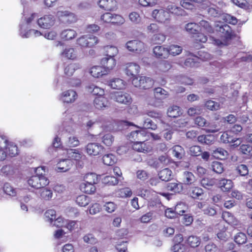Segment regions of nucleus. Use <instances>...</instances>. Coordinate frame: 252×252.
<instances>
[{
	"label": "nucleus",
	"instance_id": "nucleus-39",
	"mask_svg": "<svg viewBox=\"0 0 252 252\" xmlns=\"http://www.w3.org/2000/svg\"><path fill=\"white\" fill-rule=\"evenodd\" d=\"M197 140L201 144L211 145L214 141V137L211 135H201L197 136Z\"/></svg>",
	"mask_w": 252,
	"mask_h": 252
},
{
	"label": "nucleus",
	"instance_id": "nucleus-58",
	"mask_svg": "<svg viewBox=\"0 0 252 252\" xmlns=\"http://www.w3.org/2000/svg\"><path fill=\"white\" fill-rule=\"evenodd\" d=\"M118 195L122 198L130 197L132 195V192L131 189L128 187L120 189L118 191Z\"/></svg>",
	"mask_w": 252,
	"mask_h": 252
},
{
	"label": "nucleus",
	"instance_id": "nucleus-31",
	"mask_svg": "<svg viewBox=\"0 0 252 252\" xmlns=\"http://www.w3.org/2000/svg\"><path fill=\"white\" fill-rule=\"evenodd\" d=\"M172 171L168 168H165L160 170L158 174L159 178L163 181L167 182L172 178Z\"/></svg>",
	"mask_w": 252,
	"mask_h": 252
},
{
	"label": "nucleus",
	"instance_id": "nucleus-63",
	"mask_svg": "<svg viewBox=\"0 0 252 252\" xmlns=\"http://www.w3.org/2000/svg\"><path fill=\"white\" fill-rule=\"evenodd\" d=\"M125 22L124 18L119 14H113L111 24L113 25H120Z\"/></svg>",
	"mask_w": 252,
	"mask_h": 252
},
{
	"label": "nucleus",
	"instance_id": "nucleus-26",
	"mask_svg": "<svg viewBox=\"0 0 252 252\" xmlns=\"http://www.w3.org/2000/svg\"><path fill=\"white\" fill-rule=\"evenodd\" d=\"M233 182L231 180L221 179L219 181V186L224 192L229 191L233 187Z\"/></svg>",
	"mask_w": 252,
	"mask_h": 252
},
{
	"label": "nucleus",
	"instance_id": "nucleus-29",
	"mask_svg": "<svg viewBox=\"0 0 252 252\" xmlns=\"http://www.w3.org/2000/svg\"><path fill=\"white\" fill-rule=\"evenodd\" d=\"M217 31L220 32L221 33V36L225 38H229L232 36V31L229 26L227 24H224L219 27Z\"/></svg>",
	"mask_w": 252,
	"mask_h": 252
},
{
	"label": "nucleus",
	"instance_id": "nucleus-22",
	"mask_svg": "<svg viewBox=\"0 0 252 252\" xmlns=\"http://www.w3.org/2000/svg\"><path fill=\"white\" fill-rule=\"evenodd\" d=\"M91 74L94 78H99L108 73V71L102 66H94L90 69Z\"/></svg>",
	"mask_w": 252,
	"mask_h": 252
},
{
	"label": "nucleus",
	"instance_id": "nucleus-55",
	"mask_svg": "<svg viewBox=\"0 0 252 252\" xmlns=\"http://www.w3.org/2000/svg\"><path fill=\"white\" fill-rule=\"evenodd\" d=\"M79 68L77 64L75 63H70L65 67L64 73L68 76H71L73 75L75 70Z\"/></svg>",
	"mask_w": 252,
	"mask_h": 252
},
{
	"label": "nucleus",
	"instance_id": "nucleus-51",
	"mask_svg": "<svg viewBox=\"0 0 252 252\" xmlns=\"http://www.w3.org/2000/svg\"><path fill=\"white\" fill-rule=\"evenodd\" d=\"M167 11L170 13L176 15H182L183 9L179 7H177L173 4L168 5L166 8Z\"/></svg>",
	"mask_w": 252,
	"mask_h": 252
},
{
	"label": "nucleus",
	"instance_id": "nucleus-64",
	"mask_svg": "<svg viewBox=\"0 0 252 252\" xmlns=\"http://www.w3.org/2000/svg\"><path fill=\"white\" fill-rule=\"evenodd\" d=\"M205 105L206 107L211 110H216L219 109L220 104L214 101L209 100L206 102Z\"/></svg>",
	"mask_w": 252,
	"mask_h": 252
},
{
	"label": "nucleus",
	"instance_id": "nucleus-27",
	"mask_svg": "<svg viewBox=\"0 0 252 252\" xmlns=\"http://www.w3.org/2000/svg\"><path fill=\"white\" fill-rule=\"evenodd\" d=\"M60 35L62 39L67 41L75 38L77 33L74 30L68 29L63 31Z\"/></svg>",
	"mask_w": 252,
	"mask_h": 252
},
{
	"label": "nucleus",
	"instance_id": "nucleus-10",
	"mask_svg": "<svg viewBox=\"0 0 252 252\" xmlns=\"http://www.w3.org/2000/svg\"><path fill=\"white\" fill-rule=\"evenodd\" d=\"M113 98L116 102L127 105L130 104L132 100L130 94L124 92H115Z\"/></svg>",
	"mask_w": 252,
	"mask_h": 252
},
{
	"label": "nucleus",
	"instance_id": "nucleus-36",
	"mask_svg": "<svg viewBox=\"0 0 252 252\" xmlns=\"http://www.w3.org/2000/svg\"><path fill=\"white\" fill-rule=\"evenodd\" d=\"M169 94L164 89L158 87L154 89V95L156 99L162 100L168 97Z\"/></svg>",
	"mask_w": 252,
	"mask_h": 252
},
{
	"label": "nucleus",
	"instance_id": "nucleus-18",
	"mask_svg": "<svg viewBox=\"0 0 252 252\" xmlns=\"http://www.w3.org/2000/svg\"><path fill=\"white\" fill-rule=\"evenodd\" d=\"M153 53L157 58L166 59L169 56V51L167 48L162 46H156L153 48Z\"/></svg>",
	"mask_w": 252,
	"mask_h": 252
},
{
	"label": "nucleus",
	"instance_id": "nucleus-24",
	"mask_svg": "<svg viewBox=\"0 0 252 252\" xmlns=\"http://www.w3.org/2000/svg\"><path fill=\"white\" fill-rule=\"evenodd\" d=\"M196 181V179L192 173L189 171H185L184 172L183 184L188 186L195 185L194 183Z\"/></svg>",
	"mask_w": 252,
	"mask_h": 252
},
{
	"label": "nucleus",
	"instance_id": "nucleus-61",
	"mask_svg": "<svg viewBox=\"0 0 252 252\" xmlns=\"http://www.w3.org/2000/svg\"><path fill=\"white\" fill-rule=\"evenodd\" d=\"M143 128L155 130L157 128V125L152 120L147 118L145 120L143 123Z\"/></svg>",
	"mask_w": 252,
	"mask_h": 252
},
{
	"label": "nucleus",
	"instance_id": "nucleus-9",
	"mask_svg": "<svg viewBox=\"0 0 252 252\" xmlns=\"http://www.w3.org/2000/svg\"><path fill=\"white\" fill-rule=\"evenodd\" d=\"M131 148L135 151L143 153H147L152 150V147L145 140L131 142Z\"/></svg>",
	"mask_w": 252,
	"mask_h": 252
},
{
	"label": "nucleus",
	"instance_id": "nucleus-42",
	"mask_svg": "<svg viewBox=\"0 0 252 252\" xmlns=\"http://www.w3.org/2000/svg\"><path fill=\"white\" fill-rule=\"evenodd\" d=\"M90 202V198L84 194L78 196L76 199V203L81 207L87 206Z\"/></svg>",
	"mask_w": 252,
	"mask_h": 252
},
{
	"label": "nucleus",
	"instance_id": "nucleus-25",
	"mask_svg": "<svg viewBox=\"0 0 252 252\" xmlns=\"http://www.w3.org/2000/svg\"><path fill=\"white\" fill-rule=\"evenodd\" d=\"M183 112L181 108L177 105L169 107L167 110V114L168 117L176 118L182 115Z\"/></svg>",
	"mask_w": 252,
	"mask_h": 252
},
{
	"label": "nucleus",
	"instance_id": "nucleus-53",
	"mask_svg": "<svg viewBox=\"0 0 252 252\" xmlns=\"http://www.w3.org/2000/svg\"><path fill=\"white\" fill-rule=\"evenodd\" d=\"M247 237L246 235L242 232H239L234 237V241L238 245H242L247 242Z\"/></svg>",
	"mask_w": 252,
	"mask_h": 252
},
{
	"label": "nucleus",
	"instance_id": "nucleus-12",
	"mask_svg": "<svg viewBox=\"0 0 252 252\" xmlns=\"http://www.w3.org/2000/svg\"><path fill=\"white\" fill-rule=\"evenodd\" d=\"M232 134L230 130L224 131L220 136V140L224 143H234L233 146L237 147L240 145L241 141L234 137Z\"/></svg>",
	"mask_w": 252,
	"mask_h": 252
},
{
	"label": "nucleus",
	"instance_id": "nucleus-17",
	"mask_svg": "<svg viewBox=\"0 0 252 252\" xmlns=\"http://www.w3.org/2000/svg\"><path fill=\"white\" fill-rule=\"evenodd\" d=\"M72 165L71 160L69 159H62L57 163L56 171L58 172H65L68 171Z\"/></svg>",
	"mask_w": 252,
	"mask_h": 252
},
{
	"label": "nucleus",
	"instance_id": "nucleus-49",
	"mask_svg": "<svg viewBox=\"0 0 252 252\" xmlns=\"http://www.w3.org/2000/svg\"><path fill=\"white\" fill-rule=\"evenodd\" d=\"M235 173L241 176H245L249 174V169L245 164H238L235 167Z\"/></svg>",
	"mask_w": 252,
	"mask_h": 252
},
{
	"label": "nucleus",
	"instance_id": "nucleus-48",
	"mask_svg": "<svg viewBox=\"0 0 252 252\" xmlns=\"http://www.w3.org/2000/svg\"><path fill=\"white\" fill-rule=\"evenodd\" d=\"M89 91L92 93V94L96 96H99L100 95L105 94V91L104 89L95 86L94 85H91L88 87Z\"/></svg>",
	"mask_w": 252,
	"mask_h": 252
},
{
	"label": "nucleus",
	"instance_id": "nucleus-60",
	"mask_svg": "<svg viewBox=\"0 0 252 252\" xmlns=\"http://www.w3.org/2000/svg\"><path fill=\"white\" fill-rule=\"evenodd\" d=\"M106 57L114 58L118 53V49L115 46H107L106 48Z\"/></svg>",
	"mask_w": 252,
	"mask_h": 252
},
{
	"label": "nucleus",
	"instance_id": "nucleus-59",
	"mask_svg": "<svg viewBox=\"0 0 252 252\" xmlns=\"http://www.w3.org/2000/svg\"><path fill=\"white\" fill-rule=\"evenodd\" d=\"M3 190L5 194L10 196H13L16 194L15 189L8 183H6L4 184Z\"/></svg>",
	"mask_w": 252,
	"mask_h": 252
},
{
	"label": "nucleus",
	"instance_id": "nucleus-30",
	"mask_svg": "<svg viewBox=\"0 0 252 252\" xmlns=\"http://www.w3.org/2000/svg\"><path fill=\"white\" fill-rule=\"evenodd\" d=\"M199 58L193 55H190L185 61L184 65L188 67L197 66Z\"/></svg>",
	"mask_w": 252,
	"mask_h": 252
},
{
	"label": "nucleus",
	"instance_id": "nucleus-6",
	"mask_svg": "<svg viewBox=\"0 0 252 252\" xmlns=\"http://www.w3.org/2000/svg\"><path fill=\"white\" fill-rule=\"evenodd\" d=\"M56 19L52 15H45L43 17L38 19L37 23L41 28L49 29L55 24Z\"/></svg>",
	"mask_w": 252,
	"mask_h": 252
},
{
	"label": "nucleus",
	"instance_id": "nucleus-14",
	"mask_svg": "<svg viewBox=\"0 0 252 252\" xmlns=\"http://www.w3.org/2000/svg\"><path fill=\"white\" fill-rule=\"evenodd\" d=\"M94 104L95 108L99 110H103L110 106V102L104 94L96 96L94 100Z\"/></svg>",
	"mask_w": 252,
	"mask_h": 252
},
{
	"label": "nucleus",
	"instance_id": "nucleus-4",
	"mask_svg": "<svg viewBox=\"0 0 252 252\" xmlns=\"http://www.w3.org/2000/svg\"><path fill=\"white\" fill-rule=\"evenodd\" d=\"M132 84L135 87L146 90L153 87L154 81L150 77L140 76L133 79Z\"/></svg>",
	"mask_w": 252,
	"mask_h": 252
},
{
	"label": "nucleus",
	"instance_id": "nucleus-16",
	"mask_svg": "<svg viewBox=\"0 0 252 252\" xmlns=\"http://www.w3.org/2000/svg\"><path fill=\"white\" fill-rule=\"evenodd\" d=\"M98 5L101 9L105 11H115L118 8L116 0H99Z\"/></svg>",
	"mask_w": 252,
	"mask_h": 252
},
{
	"label": "nucleus",
	"instance_id": "nucleus-21",
	"mask_svg": "<svg viewBox=\"0 0 252 252\" xmlns=\"http://www.w3.org/2000/svg\"><path fill=\"white\" fill-rule=\"evenodd\" d=\"M166 187L168 191L179 193L183 190V184L179 181L170 182L166 184Z\"/></svg>",
	"mask_w": 252,
	"mask_h": 252
},
{
	"label": "nucleus",
	"instance_id": "nucleus-11",
	"mask_svg": "<svg viewBox=\"0 0 252 252\" xmlns=\"http://www.w3.org/2000/svg\"><path fill=\"white\" fill-rule=\"evenodd\" d=\"M152 15L155 19L160 23H165L170 20V14L167 10L155 9L153 11Z\"/></svg>",
	"mask_w": 252,
	"mask_h": 252
},
{
	"label": "nucleus",
	"instance_id": "nucleus-50",
	"mask_svg": "<svg viewBox=\"0 0 252 252\" xmlns=\"http://www.w3.org/2000/svg\"><path fill=\"white\" fill-rule=\"evenodd\" d=\"M40 192V196L44 200H49L53 196V192L51 189L47 188H42Z\"/></svg>",
	"mask_w": 252,
	"mask_h": 252
},
{
	"label": "nucleus",
	"instance_id": "nucleus-46",
	"mask_svg": "<svg viewBox=\"0 0 252 252\" xmlns=\"http://www.w3.org/2000/svg\"><path fill=\"white\" fill-rule=\"evenodd\" d=\"M199 26L200 30L208 33H213L214 29L210 24L207 21L201 20L199 23Z\"/></svg>",
	"mask_w": 252,
	"mask_h": 252
},
{
	"label": "nucleus",
	"instance_id": "nucleus-1",
	"mask_svg": "<svg viewBox=\"0 0 252 252\" xmlns=\"http://www.w3.org/2000/svg\"><path fill=\"white\" fill-rule=\"evenodd\" d=\"M42 168H36L35 172V175L31 176L28 180L29 185L35 189L43 188L49 183L48 179L44 176V171L40 172Z\"/></svg>",
	"mask_w": 252,
	"mask_h": 252
},
{
	"label": "nucleus",
	"instance_id": "nucleus-37",
	"mask_svg": "<svg viewBox=\"0 0 252 252\" xmlns=\"http://www.w3.org/2000/svg\"><path fill=\"white\" fill-rule=\"evenodd\" d=\"M101 139L102 143L107 147L111 146L115 140L114 136L110 133L104 134Z\"/></svg>",
	"mask_w": 252,
	"mask_h": 252
},
{
	"label": "nucleus",
	"instance_id": "nucleus-8",
	"mask_svg": "<svg viewBox=\"0 0 252 252\" xmlns=\"http://www.w3.org/2000/svg\"><path fill=\"white\" fill-rule=\"evenodd\" d=\"M0 139L2 141V144L6 148V153L9 157H14L18 154L17 146L12 142H9L6 136H1Z\"/></svg>",
	"mask_w": 252,
	"mask_h": 252
},
{
	"label": "nucleus",
	"instance_id": "nucleus-19",
	"mask_svg": "<svg viewBox=\"0 0 252 252\" xmlns=\"http://www.w3.org/2000/svg\"><path fill=\"white\" fill-rule=\"evenodd\" d=\"M188 194L194 199H199L204 194V190L198 186H192L189 188L188 190Z\"/></svg>",
	"mask_w": 252,
	"mask_h": 252
},
{
	"label": "nucleus",
	"instance_id": "nucleus-62",
	"mask_svg": "<svg viewBox=\"0 0 252 252\" xmlns=\"http://www.w3.org/2000/svg\"><path fill=\"white\" fill-rule=\"evenodd\" d=\"M201 149L199 146H192L189 149V153L190 155L193 157H197L201 154Z\"/></svg>",
	"mask_w": 252,
	"mask_h": 252
},
{
	"label": "nucleus",
	"instance_id": "nucleus-20",
	"mask_svg": "<svg viewBox=\"0 0 252 252\" xmlns=\"http://www.w3.org/2000/svg\"><path fill=\"white\" fill-rule=\"evenodd\" d=\"M76 92L72 90H68L62 94V97L64 102L71 103L73 102L77 98Z\"/></svg>",
	"mask_w": 252,
	"mask_h": 252
},
{
	"label": "nucleus",
	"instance_id": "nucleus-44",
	"mask_svg": "<svg viewBox=\"0 0 252 252\" xmlns=\"http://www.w3.org/2000/svg\"><path fill=\"white\" fill-rule=\"evenodd\" d=\"M206 131L208 132L215 133L220 129V124L218 122H211L206 125Z\"/></svg>",
	"mask_w": 252,
	"mask_h": 252
},
{
	"label": "nucleus",
	"instance_id": "nucleus-3",
	"mask_svg": "<svg viewBox=\"0 0 252 252\" xmlns=\"http://www.w3.org/2000/svg\"><path fill=\"white\" fill-rule=\"evenodd\" d=\"M123 70L126 75L130 79L137 78L140 71V65L134 62L127 63L124 65Z\"/></svg>",
	"mask_w": 252,
	"mask_h": 252
},
{
	"label": "nucleus",
	"instance_id": "nucleus-33",
	"mask_svg": "<svg viewBox=\"0 0 252 252\" xmlns=\"http://www.w3.org/2000/svg\"><path fill=\"white\" fill-rule=\"evenodd\" d=\"M80 189L87 194H93L95 192L96 188L94 184L82 183L80 186Z\"/></svg>",
	"mask_w": 252,
	"mask_h": 252
},
{
	"label": "nucleus",
	"instance_id": "nucleus-40",
	"mask_svg": "<svg viewBox=\"0 0 252 252\" xmlns=\"http://www.w3.org/2000/svg\"><path fill=\"white\" fill-rule=\"evenodd\" d=\"M112 89L121 90L125 86L124 81L120 78H115L111 80L109 84Z\"/></svg>",
	"mask_w": 252,
	"mask_h": 252
},
{
	"label": "nucleus",
	"instance_id": "nucleus-15",
	"mask_svg": "<svg viewBox=\"0 0 252 252\" xmlns=\"http://www.w3.org/2000/svg\"><path fill=\"white\" fill-rule=\"evenodd\" d=\"M86 150L88 155L95 156L103 152L104 147L99 143H90L86 146Z\"/></svg>",
	"mask_w": 252,
	"mask_h": 252
},
{
	"label": "nucleus",
	"instance_id": "nucleus-28",
	"mask_svg": "<svg viewBox=\"0 0 252 252\" xmlns=\"http://www.w3.org/2000/svg\"><path fill=\"white\" fill-rule=\"evenodd\" d=\"M173 156L178 159H181L185 156V152L184 148L180 145H175L172 149Z\"/></svg>",
	"mask_w": 252,
	"mask_h": 252
},
{
	"label": "nucleus",
	"instance_id": "nucleus-45",
	"mask_svg": "<svg viewBox=\"0 0 252 252\" xmlns=\"http://www.w3.org/2000/svg\"><path fill=\"white\" fill-rule=\"evenodd\" d=\"M102 182L105 185L115 186L118 184L119 180L117 178L113 176L107 175L102 179Z\"/></svg>",
	"mask_w": 252,
	"mask_h": 252
},
{
	"label": "nucleus",
	"instance_id": "nucleus-41",
	"mask_svg": "<svg viewBox=\"0 0 252 252\" xmlns=\"http://www.w3.org/2000/svg\"><path fill=\"white\" fill-rule=\"evenodd\" d=\"M154 191L150 189H141L138 192V195L148 200H151L153 199Z\"/></svg>",
	"mask_w": 252,
	"mask_h": 252
},
{
	"label": "nucleus",
	"instance_id": "nucleus-43",
	"mask_svg": "<svg viewBox=\"0 0 252 252\" xmlns=\"http://www.w3.org/2000/svg\"><path fill=\"white\" fill-rule=\"evenodd\" d=\"M98 178L96 174L89 173L86 174L84 177V183L96 184L97 183Z\"/></svg>",
	"mask_w": 252,
	"mask_h": 252
},
{
	"label": "nucleus",
	"instance_id": "nucleus-57",
	"mask_svg": "<svg viewBox=\"0 0 252 252\" xmlns=\"http://www.w3.org/2000/svg\"><path fill=\"white\" fill-rule=\"evenodd\" d=\"M212 168L215 172L218 174H220L224 171L223 164L219 161H213L212 163Z\"/></svg>",
	"mask_w": 252,
	"mask_h": 252
},
{
	"label": "nucleus",
	"instance_id": "nucleus-38",
	"mask_svg": "<svg viewBox=\"0 0 252 252\" xmlns=\"http://www.w3.org/2000/svg\"><path fill=\"white\" fill-rule=\"evenodd\" d=\"M200 243L201 240L200 238L195 235L189 236L186 241L187 244L192 248L198 247Z\"/></svg>",
	"mask_w": 252,
	"mask_h": 252
},
{
	"label": "nucleus",
	"instance_id": "nucleus-5",
	"mask_svg": "<svg viewBox=\"0 0 252 252\" xmlns=\"http://www.w3.org/2000/svg\"><path fill=\"white\" fill-rule=\"evenodd\" d=\"M56 16L60 21L66 24L74 23L77 20V16L74 14L66 11H57Z\"/></svg>",
	"mask_w": 252,
	"mask_h": 252
},
{
	"label": "nucleus",
	"instance_id": "nucleus-32",
	"mask_svg": "<svg viewBox=\"0 0 252 252\" xmlns=\"http://www.w3.org/2000/svg\"><path fill=\"white\" fill-rule=\"evenodd\" d=\"M212 155L215 158L223 160L226 158L228 153L223 148H218L213 151Z\"/></svg>",
	"mask_w": 252,
	"mask_h": 252
},
{
	"label": "nucleus",
	"instance_id": "nucleus-34",
	"mask_svg": "<svg viewBox=\"0 0 252 252\" xmlns=\"http://www.w3.org/2000/svg\"><path fill=\"white\" fill-rule=\"evenodd\" d=\"M199 26L198 24L195 23H189L186 25V31L192 36H195L199 32Z\"/></svg>",
	"mask_w": 252,
	"mask_h": 252
},
{
	"label": "nucleus",
	"instance_id": "nucleus-54",
	"mask_svg": "<svg viewBox=\"0 0 252 252\" xmlns=\"http://www.w3.org/2000/svg\"><path fill=\"white\" fill-rule=\"evenodd\" d=\"M239 150L244 155L252 156V146L250 144H242L240 146Z\"/></svg>",
	"mask_w": 252,
	"mask_h": 252
},
{
	"label": "nucleus",
	"instance_id": "nucleus-7",
	"mask_svg": "<svg viewBox=\"0 0 252 252\" xmlns=\"http://www.w3.org/2000/svg\"><path fill=\"white\" fill-rule=\"evenodd\" d=\"M126 45L127 49L131 52L140 53L145 51L144 43L138 40L129 41Z\"/></svg>",
	"mask_w": 252,
	"mask_h": 252
},
{
	"label": "nucleus",
	"instance_id": "nucleus-47",
	"mask_svg": "<svg viewBox=\"0 0 252 252\" xmlns=\"http://www.w3.org/2000/svg\"><path fill=\"white\" fill-rule=\"evenodd\" d=\"M62 55L68 59L74 60L76 58L77 54L73 48H66L62 52Z\"/></svg>",
	"mask_w": 252,
	"mask_h": 252
},
{
	"label": "nucleus",
	"instance_id": "nucleus-23",
	"mask_svg": "<svg viewBox=\"0 0 252 252\" xmlns=\"http://www.w3.org/2000/svg\"><path fill=\"white\" fill-rule=\"evenodd\" d=\"M100 63L103 67L108 71L116 66V61L114 58L105 57L101 60Z\"/></svg>",
	"mask_w": 252,
	"mask_h": 252
},
{
	"label": "nucleus",
	"instance_id": "nucleus-56",
	"mask_svg": "<svg viewBox=\"0 0 252 252\" xmlns=\"http://www.w3.org/2000/svg\"><path fill=\"white\" fill-rule=\"evenodd\" d=\"M167 48L169 51V55L171 54L173 56L179 55L182 51V47L177 45H171Z\"/></svg>",
	"mask_w": 252,
	"mask_h": 252
},
{
	"label": "nucleus",
	"instance_id": "nucleus-13",
	"mask_svg": "<svg viewBox=\"0 0 252 252\" xmlns=\"http://www.w3.org/2000/svg\"><path fill=\"white\" fill-rule=\"evenodd\" d=\"M147 134L146 130L140 128L139 130L132 131L128 135V139L131 142L134 141H141L144 140Z\"/></svg>",
	"mask_w": 252,
	"mask_h": 252
},
{
	"label": "nucleus",
	"instance_id": "nucleus-35",
	"mask_svg": "<svg viewBox=\"0 0 252 252\" xmlns=\"http://www.w3.org/2000/svg\"><path fill=\"white\" fill-rule=\"evenodd\" d=\"M116 156L112 154H107L104 155L102 157L103 163L108 166H112L117 161Z\"/></svg>",
	"mask_w": 252,
	"mask_h": 252
},
{
	"label": "nucleus",
	"instance_id": "nucleus-2",
	"mask_svg": "<svg viewBox=\"0 0 252 252\" xmlns=\"http://www.w3.org/2000/svg\"><path fill=\"white\" fill-rule=\"evenodd\" d=\"M98 42L97 37L92 34H86L77 39L76 44L81 48H91Z\"/></svg>",
	"mask_w": 252,
	"mask_h": 252
},
{
	"label": "nucleus",
	"instance_id": "nucleus-52",
	"mask_svg": "<svg viewBox=\"0 0 252 252\" xmlns=\"http://www.w3.org/2000/svg\"><path fill=\"white\" fill-rule=\"evenodd\" d=\"M193 37L194 38V42L196 44L204 43L206 42L208 39V37L206 35L199 32L195 36H193Z\"/></svg>",
	"mask_w": 252,
	"mask_h": 252
}]
</instances>
